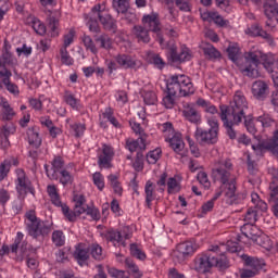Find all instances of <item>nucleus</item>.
<instances>
[{
  "label": "nucleus",
  "instance_id": "f257e3e1",
  "mask_svg": "<svg viewBox=\"0 0 278 278\" xmlns=\"http://www.w3.org/2000/svg\"><path fill=\"white\" fill-rule=\"evenodd\" d=\"M211 175L213 181L222 184L220 190L216 191L211 199L213 203H215V201H218V199L223 197V192L226 199V203H228V205H238L242 203L241 197L236 193L237 179L236 175L233 174V162L231 161V159H222L215 161L212 167Z\"/></svg>",
  "mask_w": 278,
  "mask_h": 278
},
{
  "label": "nucleus",
  "instance_id": "f03ea898",
  "mask_svg": "<svg viewBox=\"0 0 278 278\" xmlns=\"http://www.w3.org/2000/svg\"><path fill=\"white\" fill-rule=\"evenodd\" d=\"M245 110H249V102H247V97L242 91H236L229 105H219V117L230 140L238 138L236 127L244 121Z\"/></svg>",
  "mask_w": 278,
  "mask_h": 278
},
{
  "label": "nucleus",
  "instance_id": "7ed1b4c3",
  "mask_svg": "<svg viewBox=\"0 0 278 278\" xmlns=\"http://www.w3.org/2000/svg\"><path fill=\"white\" fill-rule=\"evenodd\" d=\"M224 249V244L215 245L213 249L198 254L193 261V269L201 275H205L206 273H210L214 266L220 268V270L229 268V261L223 252Z\"/></svg>",
  "mask_w": 278,
  "mask_h": 278
},
{
  "label": "nucleus",
  "instance_id": "20e7f679",
  "mask_svg": "<svg viewBox=\"0 0 278 278\" xmlns=\"http://www.w3.org/2000/svg\"><path fill=\"white\" fill-rule=\"evenodd\" d=\"M167 94L163 98V105L167 110L173 109L175 105V98L178 97H190L194 94V85L190 77L179 74L173 75L166 80Z\"/></svg>",
  "mask_w": 278,
  "mask_h": 278
},
{
  "label": "nucleus",
  "instance_id": "39448f33",
  "mask_svg": "<svg viewBox=\"0 0 278 278\" xmlns=\"http://www.w3.org/2000/svg\"><path fill=\"white\" fill-rule=\"evenodd\" d=\"M47 192L52 205H55V207H61L62 214L70 223H75L78 216H81V214H86V207H88V205H86V197L84 194H74L73 201L75 204L74 210L71 211V207H68V205L62 203L60 192H58V187H55V185H49L47 187Z\"/></svg>",
  "mask_w": 278,
  "mask_h": 278
},
{
  "label": "nucleus",
  "instance_id": "423d86ee",
  "mask_svg": "<svg viewBox=\"0 0 278 278\" xmlns=\"http://www.w3.org/2000/svg\"><path fill=\"white\" fill-rule=\"evenodd\" d=\"M25 218L26 231L33 240L42 242V240L49 238L51 231H53V224L38 218L36 211L26 212Z\"/></svg>",
  "mask_w": 278,
  "mask_h": 278
},
{
  "label": "nucleus",
  "instance_id": "0eeeda50",
  "mask_svg": "<svg viewBox=\"0 0 278 278\" xmlns=\"http://www.w3.org/2000/svg\"><path fill=\"white\" fill-rule=\"evenodd\" d=\"M260 58L262 55L260 52H248L245 53L242 61L237 65L240 73L244 75V77H249L250 79H257L260 77Z\"/></svg>",
  "mask_w": 278,
  "mask_h": 278
},
{
  "label": "nucleus",
  "instance_id": "6e6552de",
  "mask_svg": "<svg viewBox=\"0 0 278 278\" xmlns=\"http://www.w3.org/2000/svg\"><path fill=\"white\" fill-rule=\"evenodd\" d=\"M208 130L198 127L194 132V138L199 144H216L218 142L219 124L216 117H208Z\"/></svg>",
  "mask_w": 278,
  "mask_h": 278
},
{
  "label": "nucleus",
  "instance_id": "1a4fd4ad",
  "mask_svg": "<svg viewBox=\"0 0 278 278\" xmlns=\"http://www.w3.org/2000/svg\"><path fill=\"white\" fill-rule=\"evenodd\" d=\"M242 260L244 262V266L247 267H243L239 270L240 278L256 277V275H260L262 268L266 266L264 260L254 256H249L247 254L242 255Z\"/></svg>",
  "mask_w": 278,
  "mask_h": 278
},
{
  "label": "nucleus",
  "instance_id": "9d476101",
  "mask_svg": "<svg viewBox=\"0 0 278 278\" xmlns=\"http://www.w3.org/2000/svg\"><path fill=\"white\" fill-rule=\"evenodd\" d=\"M241 232L245 238L257 242L263 249H270L273 247L270 239L268 237H262V230L255 224H243L241 226Z\"/></svg>",
  "mask_w": 278,
  "mask_h": 278
},
{
  "label": "nucleus",
  "instance_id": "9b49d317",
  "mask_svg": "<svg viewBox=\"0 0 278 278\" xmlns=\"http://www.w3.org/2000/svg\"><path fill=\"white\" fill-rule=\"evenodd\" d=\"M16 173V180H15V188L17 191V194L25 199L27 194H33V197L36 194V189L34 188V185L31 184V180H29V177H27V174L23 168H17L15 170Z\"/></svg>",
  "mask_w": 278,
  "mask_h": 278
},
{
  "label": "nucleus",
  "instance_id": "f8f14e48",
  "mask_svg": "<svg viewBox=\"0 0 278 278\" xmlns=\"http://www.w3.org/2000/svg\"><path fill=\"white\" fill-rule=\"evenodd\" d=\"M143 27L152 34H156L160 45H164V37L160 34L162 31V22H160V14L152 12L144 14L141 18Z\"/></svg>",
  "mask_w": 278,
  "mask_h": 278
},
{
  "label": "nucleus",
  "instance_id": "ddd939ff",
  "mask_svg": "<svg viewBox=\"0 0 278 278\" xmlns=\"http://www.w3.org/2000/svg\"><path fill=\"white\" fill-rule=\"evenodd\" d=\"M93 14L94 16H98V20L106 31L116 34L118 27L116 25V20H114L105 10L101 9V4L93 7Z\"/></svg>",
  "mask_w": 278,
  "mask_h": 278
},
{
  "label": "nucleus",
  "instance_id": "4468645a",
  "mask_svg": "<svg viewBox=\"0 0 278 278\" xmlns=\"http://www.w3.org/2000/svg\"><path fill=\"white\" fill-rule=\"evenodd\" d=\"M112 160H114V148L108 143H103L98 149V166L99 168H112Z\"/></svg>",
  "mask_w": 278,
  "mask_h": 278
},
{
  "label": "nucleus",
  "instance_id": "2eb2a0df",
  "mask_svg": "<svg viewBox=\"0 0 278 278\" xmlns=\"http://www.w3.org/2000/svg\"><path fill=\"white\" fill-rule=\"evenodd\" d=\"M64 166H66V162L60 155H55L51 161V167L49 165H45V170L47 177H49L52 181H58L60 179L61 170H64Z\"/></svg>",
  "mask_w": 278,
  "mask_h": 278
},
{
  "label": "nucleus",
  "instance_id": "dca6fc26",
  "mask_svg": "<svg viewBox=\"0 0 278 278\" xmlns=\"http://www.w3.org/2000/svg\"><path fill=\"white\" fill-rule=\"evenodd\" d=\"M197 243L192 241H186L184 243L178 244L177 250L174 252V260H176L178 264H181L182 262H186L187 257L194 255Z\"/></svg>",
  "mask_w": 278,
  "mask_h": 278
},
{
  "label": "nucleus",
  "instance_id": "f3484780",
  "mask_svg": "<svg viewBox=\"0 0 278 278\" xmlns=\"http://www.w3.org/2000/svg\"><path fill=\"white\" fill-rule=\"evenodd\" d=\"M169 53L173 62H188L192 60V53H190V49L186 46H181L179 51H177V46H172Z\"/></svg>",
  "mask_w": 278,
  "mask_h": 278
},
{
  "label": "nucleus",
  "instance_id": "a211bd4d",
  "mask_svg": "<svg viewBox=\"0 0 278 278\" xmlns=\"http://www.w3.org/2000/svg\"><path fill=\"white\" fill-rule=\"evenodd\" d=\"M166 142L169 143V147L177 153V155H180V157H186L188 155V152L186 151L185 147L186 143H184V139L181 138V134H176L169 139H166Z\"/></svg>",
  "mask_w": 278,
  "mask_h": 278
},
{
  "label": "nucleus",
  "instance_id": "6ab92c4d",
  "mask_svg": "<svg viewBox=\"0 0 278 278\" xmlns=\"http://www.w3.org/2000/svg\"><path fill=\"white\" fill-rule=\"evenodd\" d=\"M269 87L264 80H256L252 84V94L257 101H264L268 97Z\"/></svg>",
  "mask_w": 278,
  "mask_h": 278
},
{
  "label": "nucleus",
  "instance_id": "aec40b11",
  "mask_svg": "<svg viewBox=\"0 0 278 278\" xmlns=\"http://www.w3.org/2000/svg\"><path fill=\"white\" fill-rule=\"evenodd\" d=\"M245 33L250 34V36L263 38V40H266L268 45H275V38H273V35L264 30V28H262V26H260L258 24H253L250 28L245 30Z\"/></svg>",
  "mask_w": 278,
  "mask_h": 278
},
{
  "label": "nucleus",
  "instance_id": "412c9836",
  "mask_svg": "<svg viewBox=\"0 0 278 278\" xmlns=\"http://www.w3.org/2000/svg\"><path fill=\"white\" fill-rule=\"evenodd\" d=\"M201 18L206 23H215L218 27H227L229 25V21L223 18L218 12H203L201 13Z\"/></svg>",
  "mask_w": 278,
  "mask_h": 278
},
{
  "label": "nucleus",
  "instance_id": "4be33fe9",
  "mask_svg": "<svg viewBox=\"0 0 278 278\" xmlns=\"http://www.w3.org/2000/svg\"><path fill=\"white\" fill-rule=\"evenodd\" d=\"M132 36L136 38L137 42H142L143 45L151 42L150 30L143 25H135L132 27Z\"/></svg>",
  "mask_w": 278,
  "mask_h": 278
},
{
  "label": "nucleus",
  "instance_id": "5701e85b",
  "mask_svg": "<svg viewBox=\"0 0 278 278\" xmlns=\"http://www.w3.org/2000/svg\"><path fill=\"white\" fill-rule=\"evenodd\" d=\"M31 251L27 249V242L23 241L21 247H20V254L22 260H26V264L30 270H36L38 268V260L35 257H31Z\"/></svg>",
  "mask_w": 278,
  "mask_h": 278
},
{
  "label": "nucleus",
  "instance_id": "b1692460",
  "mask_svg": "<svg viewBox=\"0 0 278 278\" xmlns=\"http://www.w3.org/2000/svg\"><path fill=\"white\" fill-rule=\"evenodd\" d=\"M2 79V84L5 86L8 92L11 94H18V86L14 83H11L10 78L12 77V71L5 68L4 71H0V79Z\"/></svg>",
  "mask_w": 278,
  "mask_h": 278
},
{
  "label": "nucleus",
  "instance_id": "393cba45",
  "mask_svg": "<svg viewBox=\"0 0 278 278\" xmlns=\"http://www.w3.org/2000/svg\"><path fill=\"white\" fill-rule=\"evenodd\" d=\"M182 116L186 121H189V123H193L194 125H199V123H201V113H199L192 104L185 105Z\"/></svg>",
  "mask_w": 278,
  "mask_h": 278
},
{
  "label": "nucleus",
  "instance_id": "a878e982",
  "mask_svg": "<svg viewBox=\"0 0 278 278\" xmlns=\"http://www.w3.org/2000/svg\"><path fill=\"white\" fill-rule=\"evenodd\" d=\"M16 132V127L14 124H7L0 129V144L3 149H8L10 147V136L11 134Z\"/></svg>",
  "mask_w": 278,
  "mask_h": 278
},
{
  "label": "nucleus",
  "instance_id": "bb28decb",
  "mask_svg": "<svg viewBox=\"0 0 278 278\" xmlns=\"http://www.w3.org/2000/svg\"><path fill=\"white\" fill-rule=\"evenodd\" d=\"M74 257L81 266V264L88 262V260L90 258V250L88 249V247H86L85 243H78L74 251Z\"/></svg>",
  "mask_w": 278,
  "mask_h": 278
},
{
  "label": "nucleus",
  "instance_id": "cd10ccee",
  "mask_svg": "<svg viewBox=\"0 0 278 278\" xmlns=\"http://www.w3.org/2000/svg\"><path fill=\"white\" fill-rule=\"evenodd\" d=\"M227 53L229 60L238 66L244 58H242V51L240 50V46L238 43H229L227 48Z\"/></svg>",
  "mask_w": 278,
  "mask_h": 278
},
{
  "label": "nucleus",
  "instance_id": "c85d7f7f",
  "mask_svg": "<svg viewBox=\"0 0 278 278\" xmlns=\"http://www.w3.org/2000/svg\"><path fill=\"white\" fill-rule=\"evenodd\" d=\"M104 238L105 240H108V242H112L114 247H116V244H121L122 247H127V243L123 239V233H121V231L118 230H114V229L108 230L104 233Z\"/></svg>",
  "mask_w": 278,
  "mask_h": 278
},
{
  "label": "nucleus",
  "instance_id": "c756f323",
  "mask_svg": "<svg viewBox=\"0 0 278 278\" xmlns=\"http://www.w3.org/2000/svg\"><path fill=\"white\" fill-rule=\"evenodd\" d=\"M115 62L121 66V68H136V60H134V56L128 54H117L115 56Z\"/></svg>",
  "mask_w": 278,
  "mask_h": 278
},
{
  "label": "nucleus",
  "instance_id": "7c9ffc66",
  "mask_svg": "<svg viewBox=\"0 0 278 278\" xmlns=\"http://www.w3.org/2000/svg\"><path fill=\"white\" fill-rule=\"evenodd\" d=\"M264 149L270 151L273 155L278 157V128L273 131L271 138L264 143Z\"/></svg>",
  "mask_w": 278,
  "mask_h": 278
},
{
  "label": "nucleus",
  "instance_id": "2f4dec72",
  "mask_svg": "<svg viewBox=\"0 0 278 278\" xmlns=\"http://www.w3.org/2000/svg\"><path fill=\"white\" fill-rule=\"evenodd\" d=\"M264 12L267 18H277L278 16V3L277 0H265Z\"/></svg>",
  "mask_w": 278,
  "mask_h": 278
},
{
  "label": "nucleus",
  "instance_id": "473e14b6",
  "mask_svg": "<svg viewBox=\"0 0 278 278\" xmlns=\"http://www.w3.org/2000/svg\"><path fill=\"white\" fill-rule=\"evenodd\" d=\"M85 18L87 20V25L91 34H101V26H99V22L97 21L99 16H94V8L91 9L89 16L85 15Z\"/></svg>",
  "mask_w": 278,
  "mask_h": 278
},
{
  "label": "nucleus",
  "instance_id": "72a5a7b5",
  "mask_svg": "<svg viewBox=\"0 0 278 278\" xmlns=\"http://www.w3.org/2000/svg\"><path fill=\"white\" fill-rule=\"evenodd\" d=\"M0 108H2V118L3 121H12L16 113L14 109L10 105V102L5 98H0Z\"/></svg>",
  "mask_w": 278,
  "mask_h": 278
},
{
  "label": "nucleus",
  "instance_id": "f704fd0d",
  "mask_svg": "<svg viewBox=\"0 0 278 278\" xmlns=\"http://www.w3.org/2000/svg\"><path fill=\"white\" fill-rule=\"evenodd\" d=\"M129 125H130L134 134H136V136H139V140L141 142V148L144 149V142H147V138H149V135H147V132H144V129H142V126L140 125V123H138L136 121H130Z\"/></svg>",
  "mask_w": 278,
  "mask_h": 278
},
{
  "label": "nucleus",
  "instance_id": "c9c22d12",
  "mask_svg": "<svg viewBox=\"0 0 278 278\" xmlns=\"http://www.w3.org/2000/svg\"><path fill=\"white\" fill-rule=\"evenodd\" d=\"M28 142L30 147H35L38 149L42 144V139L40 138V134L38 132V128H28L27 130Z\"/></svg>",
  "mask_w": 278,
  "mask_h": 278
},
{
  "label": "nucleus",
  "instance_id": "e433bc0d",
  "mask_svg": "<svg viewBox=\"0 0 278 278\" xmlns=\"http://www.w3.org/2000/svg\"><path fill=\"white\" fill-rule=\"evenodd\" d=\"M144 192H146V203L148 207H151V203L155 201V187L153 186V182L151 180H148L144 186Z\"/></svg>",
  "mask_w": 278,
  "mask_h": 278
},
{
  "label": "nucleus",
  "instance_id": "4c0bfd02",
  "mask_svg": "<svg viewBox=\"0 0 278 278\" xmlns=\"http://www.w3.org/2000/svg\"><path fill=\"white\" fill-rule=\"evenodd\" d=\"M126 149H128V151H130V153L138 151V149H140V151H146L147 141L143 142V148H142V141H140V138L127 139L126 140Z\"/></svg>",
  "mask_w": 278,
  "mask_h": 278
},
{
  "label": "nucleus",
  "instance_id": "58836bf2",
  "mask_svg": "<svg viewBox=\"0 0 278 278\" xmlns=\"http://www.w3.org/2000/svg\"><path fill=\"white\" fill-rule=\"evenodd\" d=\"M202 51L208 60H218L220 59V55H222L220 51H218V49L212 46V43L204 45L202 47Z\"/></svg>",
  "mask_w": 278,
  "mask_h": 278
},
{
  "label": "nucleus",
  "instance_id": "ea45409f",
  "mask_svg": "<svg viewBox=\"0 0 278 278\" xmlns=\"http://www.w3.org/2000/svg\"><path fill=\"white\" fill-rule=\"evenodd\" d=\"M63 100L67 105H70L72 110H81V103L79 99L75 98V94H73L71 91H65Z\"/></svg>",
  "mask_w": 278,
  "mask_h": 278
},
{
  "label": "nucleus",
  "instance_id": "a19ab883",
  "mask_svg": "<svg viewBox=\"0 0 278 278\" xmlns=\"http://www.w3.org/2000/svg\"><path fill=\"white\" fill-rule=\"evenodd\" d=\"M88 249L93 260H97L98 262H101V260H105V255L103 254V248L99 245V243H91Z\"/></svg>",
  "mask_w": 278,
  "mask_h": 278
},
{
  "label": "nucleus",
  "instance_id": "79ce46f5",
  "mask_svg": "<svg viewBox=\"0 0 278 278\" xmlns=\"http://www.w3.org/2000/svg\"><path fill=\"white\" fill-rule=\"evenodd\" d=\"M108 179L114 194H117V197H123V186H121V181H118V176L111 174L109 175Z\"/></svg>",
  "mask_w": 278,
  "mask_h": 278
},
{
  "label": "nucleus",
  "instance_id": "37998d69",
  "mask_svg": "<svg viewBox=\"0 0 278 278\" xmlns=\"http://www.w3.org/2000/svg\"><path fill=\"white\" fill-rule=\"evenodd\" d=\"M47 22L52 36H58L60 34L58 30V27H60V20L58 18V15L55 13H50Z\"/></svg>",
  "mask_w": 278,
  "mask_h": 278
},
{
  "label": "nucleus",
  "instance_id": "c03bdc74",
  "mask_svg": "<svg viewBox=\"0 0 278 278\" xmlns=\"http://www.w3.org/2000/svg\"><path fill=\"white\" fill-rule=\"evenodd\" d=\"M197 105L203 108L204 112H206L207 114H218V109L216 108V105L212 104V102L206 101L203 98H199L197 100Z\"/></svg>",
  "mask_w": 278,
  "mask_h": 278
},
{
  "label": "nucleus",
  "instance_id": "a18cd8bd",
  "mask_svg": "<svg viewBox=\"0 0 278 278\" xmlns=\"http://www.w3.org/2000/svg\"><path fill=\"white\" fill-rule=\"evenodd\" d=\"M260 124H262L263 129H270V127H276L277 123L270 116V114L264 113L263 115L258 116L256 119Z\"/></svg>",
  "mask_w": 278,
  "mask_h": 278
},
{
  "label": "nucleus",
  "instance_id": "49530a36",
  "mask_svg": "<svg viewBox=\"0 0 278 278\" xmlns=\"http://www.w3.org/2000/svg\"><path fill=\"white\" fill-rule=\"evenodd\" d=\"M81 41L87 51H91L93 55H97L99 53V49L97 48V45H94V40H92L91 36L84 35Z\"/></svg>",
  "mask_w": 278,
  "mask_h": 278
},
{
  "label": "nucleus",
  "instance_id": "de8ad7c7",
  "mask_svg": "<svg viewBox=\"0 0 278 278\" xmlns=\"http://www.w3.org/2000/svg\"><path fill=\"white\" fill-rule=\"evenodd\" d=\"M112 5L117 14H125L129 10V0H113Z\"/></svg>",
  "mask_w": 278,
  "mask_h": 278
},
{
  "label": "nucleus",
  "instance_id": "09e8293b",
  "mask_svg": "<svg viewBox=\"0 0 278 278\" xmlns=\"http://www.w3.org/2000/svg\"><path fill=\"white\" fill-rule=\"evenodd\" d=\"M160 130L162 131L165 140H168L169 138H173L174 136H176V134H178L175 132V128L173 127V123L170 122L162 124L160 126Z\"/></svg>",
  "mask_w": 278,
  "mask_h": 278
},
{
  "label": "nucleus",
  "instance_id": "8fccbe9b",
  "mask_svg": "<svg viewBox=\"0 0 278 278\" xmlns=\"http://www.w3.org/2000/svg\"><path fill=\"white\" fill-rule=\"evenodd\" d=\"M257 212H260V210L254 208L253 206L248 208L244 216L245 225H255V223H257Z\"/></svg>",
  "mask_w": 278,
  "mask_h": 278
},
{
  "label": "nucleus",
  "instance_id": "3c124183",
  "mask_svg": "<svg viewBox=\"0 0 278 278\" xmlns=\"http://www.w3.org/2000/svg\"><path fill=\"white\" fill-rule=\"evenodd\" d=\"M96 42H100V49H105L106 51H110V49H112V38H110V36H108L106 34H102L97 37Z\"/></svg>",
  "mask_w": 278,
  "mask_h": 278
},
{
  "label": "nucleus",
  "instance_id": "603ef678",
  "mask_svg": "<svg viewBox=\"0 0 278 278\" xmlns=\"http://www.w3.org/2000/svg\"><path fill=\"white\" fill-rule=\"evenodd\" d=\"M52 242L54 247H64L66 244V237L62 230H54L52 232Z\"/></svg>",
  "mask_w": 278,
  "mask_h": 278
},
{
  "label": "nucleus",
  "instance_id": "864d4df0",
  "mask_svg": "<svg viewBox=\"0 0 278 278\" xmlns=\"http://www.w3.org/2000/svg\"><path fill=\"white\" fill-rule=\"evenodd\" d=\"M251 199L255 210H260V212H266V210H268V204L262 201L257 193H252Z\"/></svg>",
  "mask_w": 278,
  "mask_h": 278
},
{
  "label": "nucleus",
  "instance_id": "5fc2aeb1",
  "mask_svg": "<svg viewBox=\"0 0 278 278\" xmlns=\"http://www.w3.org/2000/svg\"><path fill=\"white\" fill-rule=\"evenodd\" d=\"M12 64H14V59L12 58V53L5 50L2 53V59L0 60V68H3L2 71H5V68H8V66H12Z\"/></svg>",
  "mask_w": 278,
  "mask_h": 278
},
{
  "label": "nucleus",
  "instance_id": "6e6d98bb",
  "mask_svg": "<svg viewBox=\"0 0 278 278\" xmlns=\"http://www.w3.org/2000/svg\"><path fill=\"white\" fill-rule=\"evenodd\" d=\"M162 157V149L156 148L147 154L148 164H157V160Z\"/></svg>",
  "mask_w": 278,
  "mask_h": 278
},
{
  "label": "nucleus",
  "instance_id": "4d7b16f0",
  "mask_svg": "<svg viewBox=\"0 0 278 278\" xmlns=\"http://www.w3.org/2000/svg\"><path fill=\"white\" fill-rule=\"evenodd\" d=\"M243 121L249 134H252L253 136H255L257 134V128H255V123L253 122V115L247 116V113H244Z\"/></svg>",
  "mask_w": 278,
  "mask_h": 278
},
{
  "label": "nucleus",
  "instance_id": "13d9d810",
  "mask_svg": "<svg viewBox=\"0 0 278 278\" xmlns=\"http://www.w3.org/2000/svg\"><path fill=\"white\" fill-rule=\"evenodd\" d=\"M58 181H60V184H62V186H68V184H73V175H71V172H68L66 169H62L59 173Z\"/></svg>",
  "mask_w": 278,
  "mask_h": 278
},
{
  "label": "nucleus",
  "instance_id": "bf43d9fd",
  "mask_svg": "<svg viewBox=\"0 0 278 278\" xmlns=\"http://www.w3.org/2000/svg\"><path fill=\"white\" fill-rule=\"evenodd\" d=\"M130 255L137 260L144 261L147 260V254L136 243L130 244Z\"/></svg>",
  "mask_w": 278,
  "mask_h": 278
},
{
  "label": "nucleus",
  "instance_id": "052dcab7",
  "mask_svg": "<svg viewBox=\"0 0 278 278\" xmlns=\"http://www.w3.org/2000/svg\"><path fill=\"white\" fill-rule=\"evenodd\" d=\"M33 29L39 36H45L47 34V26H45V24L38 18L33 20Z\"/></svg>",
  "mask_w": 278,
  "mask_h": 278
},
{
  "label": "nucleus",
  "instance_id": "680f3d73",
  "mask_svg": "<svg viewBox=\"0 0 278 278\" xmlns=\"http://www.w3.org/2000/svg\"><path fill=\"white\" fill-rule=\"evenodd\" d=\"M268 199H277L278 198V178L273 176V180L269 184L268 188Z\"/></svg>",
  "mask_w": 278,
  "mask_h": 278
},
{
  "label": "nucleus",
  "instance_id": "e2e57ef3",
  "mask_svg": "<svg viewBox=\"0 0 278 278\" xmlns=\"http://www.w3.org/2000/svg\"><path fill=\"white\" fill-rule=\"evenodd\" d=\"M93 184L97 186L98 190H103L105 188V178L103 177V174L100 172H96L92 175Z\"/></svg>",
  "mask_w": 278,
  "mask_h": 278
},
{
  "label": "nucleus",
  "instance_id": "0e129e2a",
  "mask_svg": "<svg viewBox=\"0 0 278 278\" xmlns=\"http://www.w3.org/2000/svg\"><path fill=\"white\" fill-rule=\"evenodd\" d=\"M181 190V187H179V182L175 178H169L167 181V192L168 194H175L176 192H179Z\"/></svg>",
  "mask_w": 278,
  "mask_h": 278
},
{
  "label": "nucleus",
  "instance_id": "69168bd1",
  "mask_svg": "<svg viewBox=\"0 0 278 278\" xmlns=\"http://www.w3.org/2000/svg\"><path fill=\"white\" fill-rule=\"evenodd\" d=\"M132 166L137 173H140L144 168V155L142 152H137V156L135 162L132 163Z\"/></svg>",
  "mask_w": 278,
  "mask_h": 278
},
{
  "label": "nucleus",
  "instance_id": "338daca9",
  "mask_svg": "<svg viewBox=\"0 0 278 278\" xmlns=\"http://www.w3.org/2000/svg\"><path fill=\"white\" fill-rule=\"evenodd\" d=\"M197 179H198L199 184H201V186H203V188H205L206 190H208L210 186H212V182L210 181V178L207 177V173H205V172L198 173Z\"/></svg>",
  "mask_w": 278,
  "mask_h": 278
},
{
  "label": "nucleus",
  "instance_id": "774afa93",
  "mask_svg": "<svg viewBox=\"0 0 278 278\" xmlns=\"http://www.w3.org/2000/svg\"><path fill=\"white\" fill-rule=\"evenodd\" d=\"M108 274L113 278H129L125 276V270L117 269L116 267H106Z\"/></svg>",
  "mask_w": 278,
  "mask_h": 278
}]
</instances>
